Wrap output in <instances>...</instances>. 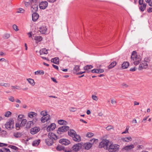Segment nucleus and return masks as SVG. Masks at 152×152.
Segmentation results:
<instances>
[{
  "label": "nucleus",
  "instance_id": "603ef678",
  "mask_svg": "<svg viewBox=\"0 0 152 152\" xmlns=\"http://www.w3.org/2000/svg\"><path fill=\"white\" fill-rule=\"evenodd\" d=\"M23 115L21 114L19 115H18V120L19 121H21L22 118H23Z\"/></svg>",
  "mask_w": 152,
  "mask_h": 152
},
{
  "label": "nucleus",
  "instance_id": "864d4df0",
  "mask_svg": "<svg viewBox=\"0 0 152 152\" xmlns=\"http://www.w3.org/2000/svg\"><path fill=\"white\" fill-rule=\"evenodd\" d=\"M12 87L14 88H15L17 89L20 90L21 89V88L20 87L18 86H12Z\"/></svg>",
  "mask_w": 152,
  "mask_h": 152
},
{
  "label": "nucleus",
  "instance_id": "f3484780",
  "mask_svg": "<svg viewBox=\"0 0 152 152\" xmlns=\"http://www.w3.org/2000/svg\"><path fill=\"white\" fill-rule=\"evenodd\" d=\"M39 17V14L36 12H33L32 14V20L34 21H36L38 19Z\"/></svg>",
  "mask_w": 152,
  "mask_h": 152
},
{
  "label": "nucleus",
  "instance_id": "7c9ffc66",
  "mask_svg": "<svg viewBox=\"0 0 152 152\" xmlns=\"http://www.w3.org/2000/svg\"><path fill=\"white\" fill-rule=\"evenodd\" d=\"M40 140H37L34 141L32 143V145L34 146H37L40 143Z\"/></svg>",
  "mask_w": 152,
  "mask_h": 152
},
{
  "label": "nucleus",
  "instance_id": "72a5a7b5",
  "mask_svg": "<svg viewBox=\"0 0 152 152\" xmlns=\"http://www.w3.org/2000/svg\"><path fill=\"white\" fill-rule=\"evenodd\" d=\"M22 135V134L20 132H14L13 134V135L16 138H20Z\"/></svg>",
  "mask_w": 152,
  "mask_h": 152
},
{
  "label": "nucleus",
  "instance_id": "2f4dec72",
  "mask_svg": "<svg viewBox=\"0 0 152 152\" xmlns=\"http://www.w3.org/2000/svg\"><path fill=\"white\" fill-rule=\"evenodd\" d=\"M34 39L36 41V43H37L42 40V38L40 36H36Z\"/></svg>",
  "mask_w": 152,
  "mask_h": 152
},
{
  "label": "nucleus",
  "instance_id": "e433bc0d",
  "mask_svg": "<svg viewBox=\"0 0 152 152\" xmlns=\"http://www.w3.org/2000/svg\"><path fill=\"white\" fill-rule=\"evenodd\" d=\"M27 80H28V83L32 86H34L35 84V83L34 80L31 78L27 79Z\"/></svg>",
  "mask_w": 152,
  "mask_h": 152
},
{
  "label": "nucleus",
  "instance_id": "a211bd4d",
  "mask_svg": "<svg viewBox=\"0 0 152 152\" xmlns=\"http://www.w3.org/2000/svg\"><path fill=\"white\" fill-rule=\"evenodd\" d=\"M56 127V125L54 123L50 125L47 128L48 131L50 130H53Z\"/></svg>",
  "mask_w": 152,
  "mask_h": 152
},
{
  "label": "nucleus",
  "instance_id": "79ce46f5",
  "mask_svg": "<svg viewBox=\"0 0 152 152\" xmlns=\"http://www.w3.org/2000/svg\"><path fill=\"white\" fill-rule=\"evenodd\" d=\"M12 114L9 111L6 112L4 114V116L6 117H8L10 115Z\"/></svg>",
  "mask_w": 152,
  "mask_h": 152
},
{
  "label": "nucleus",
  "instance_id": "de8ad7c7",
  "mask_svg": "<svg viewBox=\"0 0 152 152\" xmlns=\"http://www.w3.org/2000/svg\"><path fill=\"white\" fill-rule=\"evenodd\" d=\"M25 10L22 8H19L17 12L18 13H23L24 12Z\"/></svg>",
  "mask_w": 152,
  "mask_h": 152
},
{
  "label": "nucleus",
  "instance_id": "13d9d810",
  "mask_svg": "<svg viewBox=\"0 0 152 152\" xmlns=\"http://www.w3.org/2000/svg\"><path fill=\"white\" fill-rule=\"evenodd\" d=\"M128 130H129V128H127V127L125 131L123 132H122V134H126L127 133H128Z\"/></svg>",
  "mask_w": 152,
  "mask_h": 152
},
{
  "label": "nucleus",
  "instance_id": "3c124183",
  "mask_svg": "<svg viewBox=\"0 0 152 152\" xmlns=\"http://www.w3.org/2000/svg\"><path fill=\"white\" fill-rule=\"evenodd\" d=\"M15 126L16 129L18 130L19 129V128L20 126H21V124H19V123H16Z\"/></svg>",
  "mask_w": 152,
  "mask_h": 152
},
{
  "label": "nucleus",
  "instance_id": "338daca9",
  "mask_svg": "<svg viewBox=\"0 0 152 152\" xmlns=\"http://www.w3.org/2000/svg\"><path fill=\"white\" fill-rule=\"evenodd\" d=\"M136 68L135 67H134L133 68H131L130 69V71H134L136 70Z\"/></svg>",
  "mask_w": 152,
  "mask_h": 152
},
{
  "label": "nucleus",
  "instance_id": "473e14b6",
  "mask_svg": "<svg viewBox=\"0 0 152 152\" xmlns=\"http://www.w3.org/2000/svg\"><path fill=\"white\" fill-rule=\"evenodd\" d=\"M58 123L61 125H66L67 124V122L66 121L62 119L58 120Z\"/></svg>",
  "mask_w": 152,
  "mask_h": 152
},
{
  "label": "nucleus",
  "instance_id": "6ab92c4d",
  "mask_svg": "<svg viewBox=\"0 0 152 152\" xmlns=\"http://www.w3.org/2000/svg\"><path fill=\"white\" fill-rule=\"evenodd\" d=\"M72 139L74 141L77 142H79L81 140L80 136L78 135H77V134L74 137H73Z\"/></svg>",
  "mask_w": 152,
  "mask_h": 152
},
{
  "label": "nucleus",
  "instance_id": "09e8293b",
  "mask_svg": "<svg viewBox=\"0 0 152 152\" xmlns=\"http://www.w3.org/2000/svg\"><path fill=\"white\" fill-rule=\"evenodd\" d=\"M12 28L16 31L18 30V26L15 24H14L12 26Z\"/></svg>",
  "mask_w": 152,
  "mask_h": 152
},
{
  "label": "nucleus",
  "instance_id": "5701e85b",
  "mask_svg": "<svg viewBox=\"0 0 152 152\" xmlns=\"http://www.w3.org/2000/svg\"><path fill=\"white\" fill-rule=\"evenodd\" d=\"M80 69V66L79 65H75L72 71L73 72L74 74H77V73L79 71Z\"/></svg>",
  "mask_w": 152,
  "mask_h": 152
},
{
  "label": "nucleus",
  "instance_id": "49530a36",
  "mask_svg": "<svg viewBox=\"0 0 152 152\" xmlns=\"http://www.w3.org/2000/svg\"><path fill=\"white\" fill-rule=\"evenodd\" d=\"M10 36V34H4L3 37V38L5 39H7Z\"/></svg>",
  "mask_w": 152,
  "mask_h": 152
},
{
  "label": "nucleus",
  "instance_id": "f8f14e48",
  "mask_svg": "<svg viewBox=\"0 0 152 152\" xmlns=\"http://www.w3.org/2000/svg\"><path fill=\"white\" fill-rule=\"evenodd\" d=\"M59 142L62 145H68L70 143V141L67 139H62L60 140Z\"/></svg>",
  "mask_w": 152,
  "mask_h": 152
},
{
  "label": "nucleus",
  "instance_id": "4468645a",
  "mask_svg": "<svg viewBox=\"0 0 152 152\" xmlns=\"http://www.w3.org/2000/svg\"><path fill=\"white\" fill-rule=\"evenodd\" d=\"M134 145L133 144H132L126 146L122 149V150L123 151L125 150L126 151H128L134 148Z\"/></svg>",
  "mask_w": 152,
  "mask_h": 152
},
{
  "label": "nucleus",
  "instance_id": "dca6fc26",
  "mask_svg": "<svg viewBox=\"0 0 152 152\" xmlns=\"http://www.w3.org/2000/svg\"><path fill=\"white\" fill-rule=\"evenodd\" d=\"M50 119V115H49L47 116H43L41 119V120L42 123H45L47 121Z\"/></svg>",
  "mask_w": 152,
  "mask_h": 152
},
{
  "label": "nucleus",
  "instance_id": "c756f323",
  "mask_svg": "<svg viewBox=\"0 0 152 152\" xmlns=\"http://www.w3.org/2000/svg\"><path fill=\"white\" fill-rule=\"evenodd\" d=\"M64 152H72V147H70L69 146L64 147Z\"/></svg>",
  "mask_w": 152,
  "mask_h": 152
},
{
  "label": "nucleus",
  "instance_id": "6e6d98bb",
  "mask_svg": "<svg viewBox=\"0 0 152 152\" xmlns=\"http://www.w3.org/2000/svg\"><path fill=\"white\" fill-rule=\"evenodd\" d=\"M9 100L11 102H13L14 101V97L12 96H11L8 98Z\"/></svg>",
  "mask_w": 152,
  "mask_h": 152
},
{
  "label": "nucleus",
  "instance_id": "f03ea898",
  "mask_svg": "<svg viewBox=\"0 0 152 152\" xmlns=\"http://www.w3.org/2000/svg\"><path fill=\"white\" fill-rule=\"evenodd\" d=\"M131 60L133 61L134 65H137L139 64L141 60L140 56H137L136 51H133L131 57Z\"/></svg>",
  "mask_w": 152,
  "mask_h": 152
},
{
  "label": "nucleus",
  "instance_id": "393cba45",
  "mask_svg": "<svg viewBox=\"0 0 152 152\" xmlns=\"http://www.w3.org/2000/svg\"><path fill=\"white\" fill-rule=\"evenodd\" d=\"M123 142H129V141H132V139L130 137H125L121 138V139H120Z\"/></svg>",
  "mask_w": 152,
  "mask_h": 152
},
{
  "label": "nucleus",
  "instance_id": "1a4fd4ad",
  "mask_svg": "<svg viewBox=\"0 0 152 152\" xmlns=\"http://www.w3.org/2000/svg\"><path fill=\"white\" fill-rule=\"evenodd\" d=\"M48 6V3L47 1H42L39 4V6L41 9H45Z\"/></svg>",
  "mask_w": 152,
  "mask_h": 152
},
{
  "label": "nucleus",
  "instance_id": "052dcab7",
  "mask_svg": "<svg viewBox=\"0 0 152 152\" xmlns=\"http://www.w3.org/2000/svg\"><path fill=\"white\" fill-rule=\"evenodd\" d=\"M143 148V146L142 145H138L137 146V150L142 149Z\"/></svg>",
  "mask_w": 152,
  "mask_h": 152
},
{
  "label": "nucleus",
  "instance_id": "c9c22d12",
  "mask_svg": "<svg viewBox=\"0 0 152 152\" xmlns=\"http://www.w3.org/2000/svg\"><path fill=\"white\" fill-rule=\"evenodd\" d=\"M32 124H33V121H29L26 124V127L27 128H29L31 127Z\"/></svg>",
  "mask_w": 152,
  "mask_h": 152
},
{
  "label": "nucleus",
  "instance_id": "ddd939ff",
  "mask_svg": "<svg viewBox=\"0 0 152 152\" xmlns=\"http://www.w3.org/2000/svg\"><path fill=\"white\" fill-rule=\"evenodd\" d=\"M93 68V66L92 65H87L84 67V69L86 71V72L88 73L91 72V70H90L91 68Z\"/></svg>",
  "mask_w": 152,
  "mask_h": 152
},
{
  "label": "nucleus",
  "instance_id": "f257e3e1",
  "mask_svg": "<svg viewBox=\"0 0 152 152\" xmlns=\"http://www.w3.org/2000/svg\"><path fill=\"white\" fill-rule=\"evenodd\" d=\"M58 138L57 136L55 134L49 133L48 134V138L45 140V142L47 145L50 146L53 145L54 141Z\"/></svg>",
  "mask_w": 152,
  "mask_h": 152
},
{
  "label": "nucleus",
  "instance_id": "412c9836",
  "mask_svg": "<svg viewBox=\"0 0 152 152\" xmlns=\"http://www.w3.org/2000/svg\"><path fill=\"white\" fill-rule=\"evenodd\" d=\"M68 134L69 136L72 138L76 134V132L73 129H70L68 132Z\"/></svg>",
  "mask_w": 152,
  "mask_h": 152
},
{
  "label": "nucleus",
  "instance_id": "423d86ee",
  "mask_svg": "<svg viewBox=\"0 0 152 152\" xmlns=\"http://www.w3.org/2000/svg\"><path fill=\"white\" fill-rule=\"evenodd\" d=\"M93 140V143L94 142L96 143V142H97L98 141L97 139H95L94 138H93L91 140H90V141L92 142V141ZM93 144H92L90 142H87L85 143L84 144L83 143L82 146H83V147L85 148V149L88 150L90 149L92 147Z\"/></svg>",
  "mask_w": 152,
  "mask_h": 152
},
{
  "label": "nucleus",
  "instance_id": "20e7f679",
  "mask_svg": "<svg viewBox=\"0 0 152 152\" xmlns=\"http://www.w3.org/2000/svg\"><path fill=\"white\" fill-rule=\"evenodd\" d=\"M120 147L119 145L114 144L111 142L107 150L109 152H118L119 150Z\"/></svg>",
  "mask_w": 152,
  "mask_h": 152
},
{
  "label": "nucleus",
  "instance_id": "f704fd0d",
  "mask_svg": "<svg viewBox=\"0 0 152 152\" xmlns=\"http://www.w3.org/2000/svg\"><path fill=\"white\" fill-rule=\"evenodd\" d=\"M142 5H141L139 7V9L141 11L143 12L144 11L146 7V5L145 4H142Z\"/></svg>",
  "mask_w": 152,
  "mask_h": 152
},
{
  "label": "nucleus",
  "instance_id": "2eb2a0df",
  "mask_svg": "<svg viewBox=\"0 0 152 152\" xmlns=\"http://www.w3.org/2000/svg\"><path fill=\"white\" fill-rule=\"evenodd\" d=\"M39 31L42 34H45L47 30V28L46 26H43L40 27L39 28Z\"/></svg>",
  "mask_w": 152,
  "mask_h": 152
},
{
  "label": "nucleus",
  "instance_id": "6e6552de",
  "mask_svg": "<svg viewBox=\"0 0 152 152\" xmlns=\"http://www.w3.org/2000/svg\"><path fill=\"white\" fill-rule=\"evenodd\" d=\"M69 126H64L59 127L57 130V133L58 134H61V132H65L69 129Z\"/></svg>",
  "mask_w": 152,
  "mask_h": 152
},
{
  "label": "nucleus",
  "instance_id": "aec40b11",
  "mask_svg": "<svg viewBox=\"0 0 152 152\" xmlns=\"http://www.w3.org/2000/svg\"><path fill=\"white\" fill-rule=\"evenodd\" d=\"M38 8L37 4H35L32 5L31 7V10L33 12H36L37 11Z\"/></svg>",
  "mask_w": 152,
  "mask_h": 152
},
{
  "label": "nucleus",
  "instance_id": "a18cd8bd",
  "mask_svg": "<svg viewBox=\"0 0 152 152\" xmlns=\"http://www.w3.org/2000/svg\"><path fill=\"white\" fill-rule=\"evenodd\" d=\"M2 149L3 152H10V149L8 148L4 147Z\"/></svg>",
  "mask_w": 152,
  "mask_h": 152
},
{
  "label": "nucleus",
  "instance_id": "ea45409f",
  "mask_svg": "<svg viewBox=\"0 0 152 152\" xmlns=\"http://www.w3.org/2000/svg\"><path fill=\"white\" fill-rule=\"evenodd\" d=\"M8 147L9 148L12 149H14L15 150H16L17 151L18 150V148L15 146H14V145H9L8 146Z\"/></svg>",
  "mask_w": 152,
  "mask_h": 152
},
{
  "label": "nucleus",
  "instance_id": "58836bf2",
  "mask_svg": "<svg viewBox=\"0 0 152 152\" xmlns=\"http://www.w3.org/2000/svg\"><path fill=\"white\" fill-rule=\"evenodd\" d=\"M64 147L61 145H58L56 147V149L58 151L63 150L64 151Z\"/></svg>",
  "mask_w": 152,
  "mask_h": 152
},
{
  "label": "nucleus",
  "instance_id": "a878e982",
  "mask_svg": "<svg viewBox=\"0 0 152 152\" xmlns=\"http://www.w3.org/2000/svg\"><path fill=\"white\" fill-rule=\"evenodd\" d=\"M122 68L123 69H126L129 66V63L128 62L124 61L122 64Z\"/></svg>",
  "mask_w": 152,
  "mask_h": 152
},
{
  "label": "nucleus",
  "instance_id": "7ed1b4c3",
  "mask_svg": "<svg viewBox=\"0 0 152 152\" xmlns=\"http://www.w3.org/2000/svg\"><path fill=\"white\" fill-rule=\"evenodd\" d=\"M111 141L108 140L103 139L100 142L99 145V148H103L104 150H107L109 146Z\"/></svg>",
  "mask_w": 152,
  "mask_h": 152
},
{
  "label": "nucleus",
  "instance_id": "5fc2aeb1",
  "mask_svg": "<svg viewBox=\"0 0 152 152\" xmlns=\"http://www.w3.org/2000/svg\"><path fill=\"white\" fill-rule=\"evenodd\" d=\"M37 1L38 0H29L31 4H32L33 3H34L35 4L37 3Z\"/></svg>",
  "mask_w": 152,
  "mask_h": 152
},
{
  "label": "nucleus",
  "instance_id": "c03bdc74",
  "mask_svg": "<svg viewBox=\"0 0 152 152\" xmlns=\"http://www.w3.org/2000/svg\"><path fill=\"white\" fill-rule=\"evenodd\" d=\"M47 113L46 111H42L41 112L40 114L43 116H47L48 114H47Z\"/></svg>",
  "mask_w": 152,
  "mask_h": 152
},
{
  "label": "nucleus",
  "instance_id": "a19ab883",
  "mask_svg": "<svg viewBox=\"0 0 152 152\" xmlns=\"http://www.w3.org/2000/svg\"><path fill=\"white\" fill-rule=\"evenodd\" d=\"M26 121H27L26 119H23L22 120L21 123H20L21 126H24L26 124Z\"/></svg>",
  "mask_w": 152,
  "mask_h": 152
},
{
  "label": "nucleus",
  "instance_id": "4c0bfd02",
  "mask_svg": "<svg viewBox=\"0 0 152 152\" xmlns=\"http://www.w3.org/2000/svg\"><path fill=\"white\" fill-rule=\"evenodd\" d=\"M34 73H35V74L36 75H43L44 74V72L42 70H41V71H40V70L38 71V70L37 71L35 72Z\"/></svg>",
  "mask_w": 152,
  "mask_h": 152
},
{
  "label": "nucleus",
  "instance_id": "0eeeda50",
  "mask_svg": "<svg viewBox=\"0 0 152 152\" xmlns=\"http://www.w3.org/2000/svg\"><path fill=\"white\" fill-rule=\"evenodd\" d=\"M82 146L83 142L78 143L74 145L72 147V152H75L79 151L81 149Z\"/></svg>",
  "mask_w": 152,
  "mask_h": 152
},
{
  "label": "nucleus",
  "instance_id": "0e129e2a",
  "mask_svg": "<svg viewBox=\"0 0 152 152\" xmlns=\"http://www.w3.org/2000/svg\"><path fill=\"white\" fill-rule=\"evenodd\" d=\"M3 86L5 87H9L10 86V84L9 83H4L3 85Z\"/></svg>",
  "mask_w": 152,
  "mask_h": 152
},
{
  "label": "nucleus",
  "instance_id": "774afa93",
  "mask_svg": "<svg viewBox=\"0 0 152 152\" xmlns=\"http://www.w3.org/2000/svg\"><path fill=\"white\" fill-rule=\"evenodd\" d=\"M111 126H109L106 128V129L107 130H109L111 129Z\"/></svg>",
  "mask_w": 152,
  "mask_h": 152
},
{
  "label": "nucleus",
  "instance_id": "b1692460",
  "mask_svg": "<svg viewBox=\"0 0 152 152\" xmlns=\"http://www.w3.org/2000/svg\"><path fill=\"white\" fill-rule=\"evenodd\" d=\"M59 59L58 57H55L52 58L51 60V62H53L57 64H59Z\"/></svg>",
  "mask_w": 152,
  "mask_h": 152
},
{
  "label": "nucleus",
  "instance_id": "bb28decb",
  "mask_svg": "<svg viewBox=\"0 0 152 152\" xmlns=\"http://www.w3.org/2000/svg\"><path fill=\"white\" fill-rule=\"evenodd\" d=\"M117 64V62L114 61L112 62L108 66L109 69H110L114 67Z\"/></svg>",
  "mask_w": 152,
  "mask_h": 152
},
{
  "label": "nucleus",
  "instance_id": "69168bd1",
  "mask_svg": "<svg viewBox=\"0 0 152 152\" xmlns=\"http://www.w3.org/2000/svg\"><path fill=\"white\" fill-rule=\"evenodd\" d=\"M148 12L150 13V12H152V8L149 7L147 10Z\"/></svg>",
  "mask_w": 152,
  "mask_h": 152
},
{
  "label": "nucleus",
  "instance_id": "bf43d9fd",
  "mask_svg": "<svg viewBox=\"0 0 152 152\" xmlns=\"http://www.w3.org/2000/svg\"><path fill=\"white\" fill-rule=\"evenodd\" d=\"M52 66H53V67L55 68V69H56V70H57L58 71L59 70V69H58V66H56V65H54L53 64L52 65Z\"/></svg>",
  "mask_w": 152,
  "mask_h": 152
},
{
  "label": "nucleus",
  "instance_id": "e2e57ef3",
  "mask_svg": "<svg viewBox=\"0 0 152 152\" xmlns=\"http://www.w3.org/2000/svg\"><path fill=\"white\" fill-rule=\"evenodd\" d=\"M143 0H139V3L140 5H142L143 4Z\"/></svg>",
  "mask_w": 152,
  "mask_h": 152
},
{
  "label": "nucleus",
  "instance_id": "39448f33",
  "mask_svg": "<svg viewBox=\"0 0 152 152\" xmlns=\"http://www.w3.org/2000/svg\"><path fill=\"white\" fill-rule=\"evenodd\" d=\"M14 121L12 118L9 119L4 124L5 128L8 130H10L13 129L14 127Z\"/></svg>",
  "mask_w": 152,
  "mask_h": 152
},
{
  "label": "nucleus",
  "instance_id": "cd10ccee",
  "mask_svg": "<svg viewBox=\"0 0 152 152\" xmlns=\"http://www.w3.org/2000/svg\"><path fill=\"white\" fill-rule=\"evenodd\" d=\"M37 115V114L35 112H31L28 114V116L30 118H33Z\"/></svg>",
  "mask_w": 152,
  "mask_h": 152
},
{
  "label": "nucleus",
  "instance_id": "8fccbe9b",
  "mask_svg": "<svg viewBox=\"0 0 152 152\" xmlns=\"http://www.w3.org/2000/svg\"><path fill=\"white\" fill-rule=\"evenodd\" d=\"M69 110L70 111L75 112L77 110V108L74 107H70L69 108Z\"/></svg>",
  "mask_w": 152,
  "mask_h": 152
},
{
  "label": "nucleus",
  "instance_id": "9d476101",
  "mask_svg": "<svg viewBox=\"0 0 152 152\" xmlns=\"http://www.w3.org/2000/svg\"><path fill=\"white\" fill-rule=\"evenodd\" d=\"M147 61L145 60L142 61V64H140L138 69L139 70H141L142 69H146L148 67Z\"/></svg>",
  "mask_w": 152,
  "mask_h": 152
},
{
  "label": "nucleus",
  "instance_id": "4be33fe9",
  "mask_svg": "<svg viewBox=\"0 0 152 152\" xmlns=\"http://www.w3.org/2000/svg\"><path fill=\"white\" fill-rule=\"evenodd\" d=\"M104 71L103 69H93L91 70V72L92 73H100Z\"/></svg>",
  "mask_w": 152,
  "mask_h": 152
},
{
  "label": "nucleus",
  "instance_id": "680f3d73",
  "mask_svg": "<svg viewBox=\"0 0 152 152\" xmlns=\"http://www.w3.org/2000/svg\"><path fill=\"white\" fill-rule=\"evenodd\" d=\"M111 103L112 104H115L116 103V102L114 100L112 99L111 100Z\"/></svg>",
  "mask_w": 152,
  "mask_h": 152
},
{
  "label": "nucleus",
  "instance_id": "9b49d317",
  "mask_svg": "<svg viewBox=\"0 0 152 152\" xmlns=\"http://www.w3.org/2000/svg\"><path fill=\"white\" fill-rule=\"evenodd\" d=\"M40 129V128L39 127H35L31 129L30 133L32 134H34L38 132Z\"/></svg>",
  "mask_w": 152,
  "mask_h": 152
},
{
  "label": "nucleus",
  "instance_id": "37998d69",
  "mask_svg": "<svg viewBox=\"0 0 152 152\" xmlns=\"http://www.w3.org/2000/svg\"><path fill=\"white\" fill-rule=\"evenodd\" d=\"M94 135V134L91 132H88L86 135V137H91Z\"/></svg>",
  "mask_w": 152,
  "mask_h": 152
},
{
  "label": "nucleus",
  "instance_id": "c85d7f7f",
  "mask_svg": "<svg viewBox=\"0 0 152 152\" xmlns=\"http://www.w3.org/2000/svg\"><path fill=\"white\" fill-rule=\"evenodd\" d=\"M39 53L40 55L42 54H47L48 53L47 50L45 48H43L39 51Z\"/></svg>",
  "mask_w": 152,
  "mask_h": 152
},
{
  "label": "nucleus",
  "instance_id": "4d7b16f0",
  "mask_svg": "<svg viewBox=\"0 0 152 152\" xmlns=\"http://www.w3.org/2000/svg\"><path fill=\"white\" fill-rule=\"evenodd\" d=\"M92 97L93 99H94V100L97 101L98 100L97 97L95 95H92Z\"/></svg>",
  "mask_w": 152,
  "mask_h": 152
}]
</instances>
